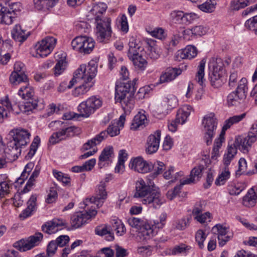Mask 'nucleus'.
<instances>
[{
	"mask_svg": "<svg viewBox=\"0 0 257 257\" xmlns=\"http://www.w3.org/2000/svg\"><path fill=\"white\" fill-rule=\"evenodd\" d=\"M128 223L132 227L138 229L137 239L140 241L150 239L156 234V231L152 223L139 218L131 217L127 220Z\"/></svg>",
	"mask_w": 257,
	"mask_h": 257,
	"instance_id": "obj_7",
	"label": "nucleus"
},
{
	"mask_svg": "<svg viewBox=\"0 0 257 257\" xmlns=\"http://www.w3.org/2000/svg\"><path fill=\"white\" fill-rule=\"evenodd\" d=\"M216 5L215 0H207L202 4L198 5V8L203 12L210 13L214 11Z\"/></svg>",
	"mask_w": 257,
	"mask_h": 257,
	"instance_id": "obj_43",
	"label": "nucleus"
},
{
	"mask_svg": "<svg viewBox=\"0 0 257 257\" xmlns=\"http://www.w3.org/2000/svg\"><path fill=\"white\" fill-rule=\"evenodd\" d=\"M230 171L228 166H225L221 173L216 178L215 183L216 185H223L230 177Z\"/></svg>",
	"mask_w": 257,
	"mask_h": 257,
	"instance_id": "obj_42",
	"label": "nucleus"
},
{
	"mask_svg": "<svg viewBox=\"0 0 257 257\" xmlns=\"http://www.w3.org/2000/svg\"><path fill=\"white\" fill-rule=\"evenodd\" d=\"M56 42L57 39L53 37H45L36 45L37 54L41 57L47 56L55 48Z\"/></svg>",
	"mask_w": 257,
	"mask_h": 257,
	"instance_id": "obj_15",
	"label": "nucleus"
},
{
	"mask_svg": "<svg viewBox=\"0 0 257 257\" xmlns=\"http://www.w3.org/2000/svg\"><path fill=\"white\" fill-rule=\"evenodd\" d=\"M57 63L54 68V73L55 76L61 74L67 66L66 55L63 53H58L55 54Z\"/></svg>",
	"mask_w": 257,
	"mask_h": 257,
	"instance_id": "obj_30",
	"label": "nucleus"
},
{
	"mask_svg": "<svg viewBox=\"0 0 257 257\" xmlns=\"http://www.w3.org/2000/svg\"><path fill=\"white\" fill-rule=\"evenodd\" d=\"M107 197V192L105 190V183L103 181L100 182L96 189L95 196L90 198H86L83 201L85 208L91 204H96L98 208L101 207L104 200Z\"/></svg>",
	"mask_w": 257,
	"mask_h": 257,
	"instance_id": "obj_18",
	"label": "nucleus"
},
{
	"mask_svg": "<svg viewBox=\"0 0 257 257\" xmlns=\"http://www.w3.org/2000/svg\"><path fill=\"white\" fill-rule=\"evenodd\" d=\"M65 226H66V223L64 220L55 218L52 221L43 224L42 226V229L43 232L51 234L57 232Z\"/></svg>",
	"mask_w": 257,
	"mask_h": 257,
	"instance_id": "obj_23",
	"label": "nucleus"
},
{
	"mask_svg": "<svg viewBox=\"0 0 257 257\" xmlns=\"http://www.w3.org/2000/svg\"><path fill=\"white\" fill-rule=\"evenodd\" d=\"M248 3L247 0H233L230 3V8L233 10L238 11L247 6Z\"/></svg>",
	"mask_w": 257,
	"mask_h": 257,
	"instance_id": "obj_50",
	"label": "nucleus"
},
{
	"mask_svg": "<svg viewBox=\"0 0 257 257\" xmlns=\"http://www.w3.org/2000/svg\"><path fill=\"white\" fill-rule=\"evenodd\" d=\"M125 121V116L124 114L121 115L119 120L111 123L107 127V130L101 132L99 134L84 144L83 147V150H88L99 144L107 137V135L111 137L118 135L120 129L123 127Z\"/></svg>",
	"mask_w": 257,
	"mask_h": 257,
	"instance_id": "obj_5",
	"label": "nucleus"
},
{
	"mask_svg": "<svg viewBox=\"0 0 257 257\" xmlns=\"http://www.w3.org/2000/svg\"><path fill=\"white\" fill-rule=\"evenodd\" d=\"M112 227L113 229L116 231V234L118 235L121 236L123 235L125 232V228L124 225L119 219L113 220Z\"/></svg>",
	"mask_w": 257,
	"mask_h": 257,
	"instance_id": "obj_47",
	"label": "nucleus"
},
{
	"mask_svg": "<svg viewBox=\"0 0 257 257\" xmlns=\"http://www.w3.org/2000/svg\"><path fill=\"white\" fill-rule=\"evenodd\" d=\"M129 167L135 171L146 173L152 170L153 164L145 161L142 157H138L131 159Z\"/></svg>",
	"mask_w": 257,
	"mask_h": 257,
	"instance_id": "obj_21",
	"label": "nucleus"
},
{
	"mask_svg": "<svg viewBox=\"0 0 257 257\" xmlns=\"http://www.w3.org/2000/svg\"><path fill=\"white\" fill-rule=\"evenodd\" d=\"M12 188V183L10 180H5L0 182V197H4L10 193Z\"/></svg>",
	"mask_w": 257,
	"mask_h": 257,
	"instance_id": "obj_45",
	"label": "nucleus"
},
{
	"mask_svg": "<svg viewBox=\"0 0 257 257\" xmlns=\"http://www.w3.org/2000/svg\"><path fill=\"white\" fill-rule=\"evenodd\" d=\"M245 27L249 30L254 31L256 35L257 30V15L247 20L244 24Z\"/></svg>",
	"mask_w": 257,
	"mask_h": 257,
	"instance_id": "obj_52",
	"label": "nucleus"
},
{
	"mask_svg": "<svg viewBox=\"0 0 257 257\" xmlns=\"http://www.w3.org/2000/svg\"><path fill=\"white\" fill-rule=\"evenodd\" d=\"M197 50L192 45H188L185 48L178 52V55L182 59H191L196 56Z\"/></svg>",
	"mask_w": 257,
	"mask_h": 257,
	"instance_id": "obj_38",
	"label": "nucleus"
},
{
	"mask_svg": "<svg viewBox=\"0 0 257 257\" xmlns=\"http://www.w3.org/2000/svg\"><path fill=\"white\" fill-rule=\"evenodd\" d=\"M52 123L57 125H61V128L58 132L54 133L49 138V142L53 145L74 136L77 133V127L74 126H66L64 122L55 121L50 124H52Z\"/></svg>",
	"mask_w": 257,
	"mask_h": 257,
	"instance_id": "obj_9",
	"label": "nucleus"
},
{
	"mask_svg": "<svg viewBox=\"0 0 257 257\" xmlns=\"http://www.w3.org/2000/svg\"><path fill=\"white\" fill-rule=\"evenodd\" d=\"M97 64L94 61H91L88 65H81L75 71V77L85 83H93V79L97 73Z\"/></svg>",
	"mask_w": 257,
	"mask_h": 257,
	"instance_id": "obj_11",
	"label": "nucleus"
},
{
	"mask_svg": "<svg viewBox=\"0 0 257 257\" xmlns=\"http://www.w3.org/2000/svg\"><path fill=\"white\" fill-rule=\"evenodd\" d=\"M135 185L134 197L140 199L143 204L157 209L166 202L160 190L149 185L143 179L139 178Z\"/></svg>",
	"mask_w": 257,
	"mask_h": 257,
	"instance_id": "obj_1",
	"label": "nucleus"
},
{
	"mask_svg": "<svg viewBox=\"0 0 257 257\" xmlns=\"http://www.w3.org/2000/svg\"><path fill=\"white\" fill-rule=\"evenodd\" d=\"M195 219L201 223H207L210 221L211 214L209 212L202 213L199 216L195 217Z\"/></svg>",
	"mask_w": 257,
	"mask_h": 257,
	"instance_id": "obj_61",
	"label": "nucleus"
},
{
	"mask_svg": "<svg viewBox=\"0 0 257 257\" xmlns=\"http://www.w3.org/2000/svg\"><path fill=\"white\" fill-rule=\"evenodd\" d=\"M182 73V70L177 68L169 67L161 75L157 84L169 82L174 80Z\"/></svg>",
	"mask_w": 257,
	"mask_h": 257,
	"instance_id": "obj_28",
	"label": "nucleus"
},
{
	"mask_svg": "<svg viewBox=\"0 0 257 257\" xmlns=\"http://www.w3.org/2000/svg\"><path fill=\"white\" fill-rule=\"evenodd\" d=\"M86 101L87 102L88 105H90L92 107L93 111H95L100 107L102 105V100L99 97L97 96H93L88 98Z\"/></svg>",
	"mask_w": 257,
	"mask_h": 257,
	"instance_id": "obj_49",
	"label": "nucleus"
},
{
	"mask_svg": "<svg viewBox=\"0 0 257 257\" xmlns=\"http://www.w3.org/2000/svg\"><path fill=\"white\" fill-rule=\"evenodd\" d=\"M171 19L173 22L178 24H184V13L182 11H175L170 14Z\"/></svg>",
	"mask_w": 257,
	"mask_h": 257,
	"instance_id": "obj_48",
	"label": "nucleus"
},
{
	"mask_svg": "<svg viewBox=\"0 0 257 257\" xmlns=\"http://www.w3.org/2000/svg\"><path fill=\"white\" fill-rule=\"evenodd\" d=\"M15 18L14 14L10 12L8 10V9L6 8V12L4 13L2 24L11 25L13 23L14 19Z\"/></svg>",
	"mask_w": 257,
	"mask_h": 257,
	"instance_id": "obj_56",
	"label": "nucleus"
},
{
	"mask_svg": "<svg viewBox=\"0 0 257 257\" xmlns=\"http://www.w3.org/2000/svg\"><path fill=\"white\" fill-rule=\"evenodd\" d=\"M12 109L8 96L4 99L0 100V123L4 122L5 119L8 117V113Z\"/></svg>",
	"mask_w": 257,
	"mask_h": 257,
	"instance_id": "obj_35",
	"label": "nucleus"
},
{
	"mask_svg": "<svg viewBox=\"0 0 257 257\" xmlns=\"http://www.w3.org/2000/svg\"><path fill=\"white\" fill-rule=\"evenodd\" d=\"M204 167L202 165H200L197 167H194L190 173V176L192 178L194 179V181L198 180L202 176V172Z\"/></svg>",
	"mask_w": 257,
	"mask_h": 257,
	"instance_id": "obj_54",
	"label": "nucleus"
},
{
	"mask_svg": "<svg viewBox=\"0 0 257 257\" xmlns=\"http://www.w3.org/2000/svg\"><path fill=\"white\" fill-rule=\"evenodd\" d=\"M71 46L75 51L88 54L92 51L94 47V42L91 38L85 36L77 37L72 41Z\"/></svg>",
	"mask_w": 257,
	"mask_h": 257,
	"instance_id": "obj_13",
	"label": "nucleus"
},
{
	"mask_svg": "<svg viewBox=\"0 0 257 257\" xmlns=\"http://www.w3.org/2000/svg\"><path fill=\"white\" fill-rule=\"evenodd\" d=\"M127 56L133 62L136 70L143 71L147 65V62L143 57L144 48L141 42L135 37H131L128 43Z\"/></svg>",
	"mask_w": 257,
	"mask_h": 257,
	"instance_id": "obj_6",
	"label": "nucleus"
},
{
	"mask_svg": "<svg viewBox=\"0 0 257 257\" xmlns=\"http://www.w3.org/2000/svg\"><path fill=\"white\" fill-rule=\"evenodd\" d=\"M78 110L80 115L83 117H89L92 113H94L92 107L88 105L86 101L82 102L78 106Z\"/></svg>",
	"mask_w": 257,
	"mask_h": 257,
	"instance_id": "obj_41",
	"label": "nucleus"
},
{
	"mask_svg": "<svg viewBox=\"0 0 257 257\" xmlns=\"http://www.w3.org/2000/svg\"><path fill=\"white\" fill-rule=\"evenodd\" d=\"M204 128V140L207 145L212 143V139L215 134L217 125V120L214 113L205 115L202 119Z\"/></svg>",
	"mask_w": 257,
	"mask_h": 257,
	"instance_id": "obj_10",
	"label": "nucleus"
},
{
	"mask_svg": "<svg viewBox=\"0 0 257 257\" xmlns=\"http://www.w3.org/2000/svg\"><path fill=\"white\" fill-rule=\"evenodd\" d=\"M241 145L237 144L236 137L234 143L228 145L226 151L223 156V163L225 166H228L235 157L237 153V148L243 153H247L249 150L248 149L247 151L245 152L241 149Z\"/></svg>",
	"mask_w": 257,
	"mask_h": 257,
	"instance_id": "obj_24",
	"label": "nucleus"
},
{
	"mask_svg": "<svg viewBox=\"0 0 257 257\" xmlns=\"http://www.w3.org/2000/svg\"><path fill=\"white\" fill-rule=\"evenodd\" d=\"M95 233L99 235L105 236V238L107 241H112L114 239L113 233L112 232L110 227L106 226L96 228Z\"/></svg>",
	"mask_w": 257,
	"mask_h": 257,
	"instance_id": "obj_40",
	"label": "nucleus"
},
{
	"mask_svg": "<svg viewBox=\"0 0 257 257\" xmlns=\"http://www.w3.org/2000/svg\"><path fill=\"white\" fill-rule=\"evenodd\" d=\"M243 204L247 207H253L257 202V194L253 188H250L243 197Z\"/></svg>",
	"mask_w": 257,
	"mask_h": 257,
	"instance_id": "obj_37",
	"label": "nucleus"
},
{
	"mask_svg": "<svg viewBox=\"0 0 257 257\" xmlns=\"http://www.w3.org/2000/svg\"><path fill=\"white\" fill-rule=\"evenodd\" d=\"M148 122L145 111L141 110L135 116L131 123V129L136 131L140 128H143Z\"/></svg>",
	"mask_w": 257,
	"mask_h": 257,
	"instance_id": "obj_29",
	"label": "nucleus"
},
{
	"mask_svg": "<svg viewBox=\"0 0 257 257\" xmlns=\"http://www.w3.org/2000/svg\"><path fill=\"white\" fill-rule=\"evenodd\" d=\"M151 34L153 37L160 40L164 39L166 36L164 30L162 28L155 29L151 32Z\"/></svg>",
	"mask_w": 257,
	"mask_h": 257,
	"instance_id": "obj_62",
	"label": "nucleus"
},
{
	"mask_svg": "<svg viewBox=\"0 0 257 257\" xmlns=\"http://www.w3.org/2000/svg\"><path fill=\"white\" fill-rule=\"evenodd\" d=\"M43 237L42 233L36 232L30 236L27 240H21L18 242L19 249L21 251L28 250L36 245H38Z\"/></svg>",
	"mask_w": 257,
	"mask_h": 257,
	"instance_id": "obj_22",
	"label": "nucleus"
},
{
	"mask_svg": "<svg viewBox=\"0 0 257 257\" xmlns=\"http://www.w3.org/2000/svg\"><path fill=\"white\" fill-rule=\"evenodd\" d=\"M97 214L95 209H90L85 211H80L74 213L71 218L72 226L78 228L87 222V221L94 217Z\"/></svg>",
	"mask_w": 257,
	"mask_h": 257,
	"instance_id": "obj_16",
	"label": "nucleus"
},
{
	"mask_svg": "<svg viewBox=\"0 0 257 257\" xmlns=\"http://www.w3.org/2000/svg\"><path fill=\"white\" fill-rule=\"evenodd\" d=\"M247 163L244 158H240L238 161V169L236 171V174L241 175L246 172Z\"/></svg>",
	"mask_w": 257,
	"mask_h": 257,
	"instance_id": "obj_63",
	"label": "nucleus"
},
{
	"mask_svg": "<svg viewBox=\"0 0 257 257\" xmlns=\"http://www.w3.org/2000/svg\"><path fill=\"white\" fill-rule=\"evenodd\" d=\"M57 197V192L56 188L51 187L46 198V202L48 203H52L56 200Z\"/></svg>",
	"mask_w": 257,
	"mask_h": 257,
	"instance_id": "obj_59",
	"label": "nucleus"
},
{
	"mask_svg": "<svg viewBox=\"0 0 257 257\" xmlns=\"http://www.w3.org/2000/svg\"><path fill=\"white\" fill-rule=\"evenodd\" d=\"M18 94L24 100L30 99L35 97L33 88L27 84L21 87L19 90Z\"/></svg>",
	"mask_w": 257,
	"mask_h": 257,
	"instance_id": "obj_39",
	"label": "nucleus"
},
{
	"mask_svg": "<svg viewBox=\"0 0 257 257\" xmlns=\"http://www.w3.org/2000/svg\"><path fill=\"white\" fill-rule=\"evenodd\" d=\"M36 195H32L28 201L27 207L19 215V217L21 219H25L32 215L33 212H34L36 209Z\"/></svg>",
	"mask_w": 257,
	"mask_h": 257,
	"instance_id": "obj_32",
	"label": "nucleus"
},
{
	"mask_svg": "<svg viewBox=\"0 0 257 257\" xmlns=\"http://www.w3.org/2000/svg\"><path fill=\"white\" fill-rule=\"evenodd\" d=\"M213 233L217 235L218 244L220 246H223L228 241L231 236L228 234V229L221 224H216L212 228Z\"/></svg>",
	"mask_w": 257,
	"mask_h": 257,
	"instance_id": "obj_26",
	"label": "nucleus"
},
{
	"mask_svg": "<svg viewBox=\"0 0 257 257\" xmlns=\"http://www.w3.org/2000/svg\"><path fill=\"white\" fill-rule=\"evenodd\" d=\"M25 68L24 64L20 62H17L14 65V70L10 76V81L15 85L21 82H26L28 80L25 73Z\"/></svg>",
	"mask_w": 257,
	"mask_h": 257,
	"instance_id": "obj_19",
	"label": "nucleus"
},
{
	"mask_svg": "<svg viewBox=\"0 0 257 257\" xmlns=\"http://www.w3.org/2000/svg\"><path fill=\"white\" fill-rule=\"evenodd\" d=\"M206 63V60L203 58L200 62L199 65L197 68V71L196 74L195 80L201 86V88H198L196 92L195 95V99L196 100H199L201 99L202 96L203 94V84L205 81L204 78V69Z\"/></svg>",
	"mask_w": 257,
	"mask_h": 257,
	"instance_id": "obj_20",
	"label": "nucleus"
},
{
	"mask_svg": "<svg viewBox=\"0 0 257 257\" xmlns=\"http://www.w3.org/2000/svg\"><path fill=\"white\" fill-rule=\"evenodd\" d=\"M114 157L113 148L111 146L105 147L101 152L98 159V166L100 168H102L104 164V162H111Z\"/></svg>",
	"mask_w": 257,
	"mask_h": 257,
	"instance_id": "obj_33",
	"label": "nucleus"
},
{
	"mask_svg": "<svg viewBox=\"0 0 257 257\" xmlns=\"http://www.w3.org/2000/svg\"><path fill=\"white\" fill-rule=\"evenodd\" d=\"M167 217V213L165 212H163L160 214L159 216V221H154V224L152 223V225L154 227V228L156 231V234L157 233L159 229L162 228L164 227L165 224Z\"/></svg>",
	"mask_w": 257,
	"mask_h": 257,
	"instance_id": "obj_51",
	"label": "nucleus"
},
{
	"mask_svg": "<svg viewBox=\"0 0 257 257\" xmlns=\"http://www.w3.org/2000/svg\"><path fill=\"white\" fill-rule=\"evenodd\" d=\"M210 83L214 88H219L224 83L225 69L223 60L219 58H211L208 63Z\"/></svg>",
	"mask_w": 257,
	"mask_h": 257,
	"instance_id": "obj_8",
	"label": "nucleus"
},
{
	"mask_svg": "<svg viewBox=\"0 0 257 257\" xmlns=\"http://www.w3.org/2000/svg\"><path fill=\"white\" fill-rule=\"evenodd\" d=\"M245 113H243L239 115H236L230 117L225 121L219 137L215 140L213 149V152L215 153L218 152L219 149L222 146V143L224 140L223 136L225 134V131L230 128L233 124L238 123L242 120L245 117Z\"/></svg>",
	"mask_w": 257,
	"mask_h": 257,
	"instance_id": "obj_14",
	"label": "nucleus"
},
{
	"mask_svg": "<svg viewBox=\"0 0 257 257\" xmlns=\"http://www.w3.org/2000/svg\"><path fill=\"white\" fill-rule=\"evenodd\" d=\"M206 238L205 232L202 230H199L196 233L195 238L199 248L204 247L203 242Z\"/></svg>",
	"mask_w": 257,
	"mask_h": 257,
	"instance_id": "obj_55",
	"label": "nucleus"
},
{
	"mask_svg": "<svg viewBox=\"0 0 257 257\" xmlns=\"http://www.w3.org/2000/svg\"><path fill=\"white\" fill-rule=\"evenodd\" d=\"M192 35L195 36H201L205 35L207 31L206 27L203 26H196L192 28Z\"/></svg>",
	"mask_w": 257,
	"mask_h": 257,
	"instance_id": "obj_57",
	"label": "nucleus"
},
{
	"mask_svg": "<svg viewBox=\"0 0 257 257\" xmlns=\"http://www.w3.org/2000/svg\"><path fill=\"white\" fill-rule=\"evenodd\" d=\"M245 189V186L241 183H237L234 186H231L228 189L229 193L231 195H238Z\"/></svg>",
	"mask_w": 257,
	"mask_h": 257,
	"instance_id": "obj_53",
	"label": "nucleus"
},
{
	"mask_svg": "<svg viewBox=\"0 0 257 257\" xmlns=\"http://www.w3.org/2000/svg\"><path fill=\"white\" fill-rule=\"evenodd\" d=\"M190 219L187 218H183L178 220L175 225V228L178 230H182L185 229L189 224Z\"/></svg>",
	"mask_w": 257,
	"mask_h": 257,
	"instance_id": "obj_58",
	"label": "nucleus"
},
{
	"mask_svg": "<svg viewBox=\"0 0 257 257\" xmlns=\"http://www.w3.org/2000/svg\"><path fill=\"white\" fill-rule=\"evenodd\" d=\"M257 141V121L253 123L247 136H238L236 137V143L241 145V149L247 151L250 149L253 143Z\"/></svg>",
	"mask_w": 257,
	"mask_h": 257,
	"instance_id": "obj_17",
	"label": "nucleus"
},
{
	"mask_svg": "<svg viewBox=\"0 0 257 257\" xmlns=\"http://www.w3.org/2000/svg\"><path fill=\"white\" fill-rule=\"evenodd\" d=\"M57 246L58 245L55 241H51L47 245L46 253L47 256L49 257L53 256L56 252Z\"/></svg>",
	"mask_w": 257,
	"mask_h": 257,
	"instance_id": "obj_60",
	"label": "nucleus"
},
{
	"mask_svg": "<svg viewBox=\"0 0 257 257\" xmlns=\"http://www.w3.org/2000/svg\"><path fill=\"white\" fill-rule=\"evenodd\" d=\"M178 105V99L173 94H169L165 97L162 102L158 105V110L163 113H167L168 110H171Z\"/></svg>",
	"mask_w": 257,
	"mask_h": 257,
	"instance_id": "obj_27",
	"label": "nucleus"
},
{
	"mask_svg": "<svg viewBox=\"0 0 257 257\" xmlns=\"http://www.w3.org/2000/svg\"><path fill=\"white\" fill-rule=\"evenodd\" d=\"M247 89V80L246 78H242L238 82L236 90L228 95V105L236 106L240 104L246 96Z\"/></svg>",
	"mask_w": 257,
	"mask_h": 257,
	"instance_id": "obj_12",
	"label": "nucleus"
},
{
	"mask_svg": "<svg viewBox=\"0 0 257 257\" xmlns=\"http://www.w3.org/2000/svg\"><path fill=\"white\" fill-rule=\"evenodd\" d=\"M13 38L16 41L23 42L29 35V33L22 29L20 25H16L12 31Z\"/></svg>",
	"mask_w": 257,
	"mask_h": 257,
	"instance_id": "obj_34",
	"label": "nucleus"
},
{
	"mask_svg": "<svg viewBox=\"0 0 257 257\" xmlns=\"http://www.w3.org/2000/svg\"><path fill=\"white\" fill-rule=\"evenodd\" d=\"M13 139L9 141L5 150V157L8 160H15L21 154V148L30 141V133L24 129H14L10 132Z\"/></svg>",
	"mask_w": 257,
	"mask_h": 257,
	"instance_id": "obj_3",
	"label": "nucleus"
},
{
	"mask_svg": "<svg viewBox=\"0 0 257 257\" xmlns=\"http://www.w3.org/2000/svg\"><path fill=\"white\" fill-rule=\"evenodd\" d=\"M134 87L130 83H120L115 86V100L120 103L125 112H130L135 104Z\"/></svg>",
	"mask_w": 257,
	"mask_h": 257,
	"instance_id": "obj_4",
	"label": "nucleus"
},
{
	"mask_svg": "<svg viewBox=\"0 0 257 257\" xmlns=\"http://www.w3.org/2000/svg\"><path fill=\"white\" fill-rule=\"evenodd\" d=\"M40 143V138L38 136L35 137L30 146V150L26 156V159H30L34 156L37 150Z\"/></svg>",
	"mask_w": 257,
	"mask_h": 257,
	"instance_id": "obj_46",
	"label": "nucleus"
},
{
	"mask_svg": "<svg viewBox=\"0 0 257 257\" xmlns=\"http://www.w3.org/2000/svg\"><path fill=\"white\" fill-rule=\"evenodd\" d=\"M192 109V107L189 105H184L182 108L179 109L178 110L175 118L178 123L181 124H184L190 115Z\"/></svg>",
	"mask_w": 257,
	"mask_h": 257,
	"instance_id": "obj_36",
	"label": "nucleus"
},
{
	"mask_svg": "<svg viewBox=\"0 0 257 257\" xmlns=\"http://www.w3.org/2000/svg\"><path fill=\"white\" fill-rule=\"evenodd\" d=\"M161 134V131L157 130L148 137L146 144V151L147 153L152 154L158 151L159 147Z\"/></svg>",
	"mask_w": 257,
	"mask_h": 257,
	"instance_id": "obj_25",
	"label": "nucleus"
},
{
	"mask_svg": "<svg viewBox=\"0 0 257 257\" xmlns=\"http://www.w3.org/2000/svg\"><path fill=\"white\" fill-rule=\"evenodd\" d=\"M22 105L25 112L32 111L35 109H42L44 107L42 100H39L37 97H34L25 100Z\"/></svg>",
	"mask_w": 257,
	"mask_h": 257,
	"instance_id": "obj_31",
	"label": "nucleus"
},
{
	"mask_svg": "<svg viewBox=\"0 0 257 257\" xmlns=\"http://www.w3.org/2000/svg\"><path fill=\"white\" fill-rule=\"evenodd\" d=\"M119 23L120 25L121 30L124 33L127 32L128 30V25L127 18L124 14L121 16L120 20H119Z\"/></svg>",
	"mask_w": 257,
	"mask_h": 257,
	"instance_id": "obj_64",
	"label": "nucleus"
},
{
	"mask_svg": "<svg viewBox=\"0 0 257 257\" xmlns=\"http://www.w3.org/2000/svg\"><path fill=\"white\" fill-rule=\"evenodd\" d=\"M107 8L106 4L99 2L94 5L90 11V13L95 16L96 36L97 41L100 43H106L112 32L110 19L107 17H102V15L106 11Z\"/></svg>",
	"mask_w": 257,
	"mask_h": 257,
	"instance_id": "obj_2",
	"label": "nucleus"
},
{
	"mask_svg": "<svg viewBox=\"0 0 257 257\" xmlns=\"http://www.w3.org/2000/svg\"><path fill=\"white\" fill-rule=\"evenodd\" d=\"M82 85L77 87L73 91V95L75 96H78L86 93L93 86L94 83H85L81 81Z\"/></svg>",
	"mask_w": 257,
	"mask_h": 257,
	"instance_id": "obj_44",
	"label": "nucleus"
}]
</instances>
